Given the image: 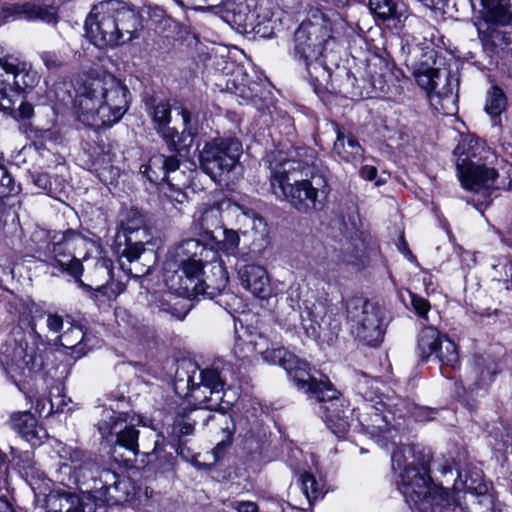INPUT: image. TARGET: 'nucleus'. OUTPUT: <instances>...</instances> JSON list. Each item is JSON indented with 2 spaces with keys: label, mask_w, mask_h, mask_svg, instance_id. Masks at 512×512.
Here are the masks:
<instances>
[{
  "label": "nucleus",
  "mask_w": 512,
  "mask_h": 512,
  "mask_svg": "<svg viewBox=\"0 0 512 512\" xmlns=\"http://www.w3.org/2000/svg\"><path fill=\"white\" fill-rule=\"evenodd\" d=\"M129 95L112 74L87 79L75 100L79 121L94 128L112 126L127 112Z\"/></svg>",
  "instance_id": "1"
},
{
  "label": "nucleus",
  "mask_w": 512,
  "mask_h": 512,
  "mask_svg": "<svg viewBox=\"0 0 512 512\" xmlns=\"http://www.w3.org/2000/svg\"><path fill=\"white\" fill-rule=\"evenodd\" d=\"M85 35L103 49L123 45L137 37L141 28L136 11L120 0H105L94 5L85 21Z\"/></svg>",
  "instance_id": "2"
},
{
  "label": "nucleus",
  "mask_w": 512,
  "mask_h": 512,
  "mask_svg": "<svg viewBox=\"0 0 512 512\" xmlns=\"http://www.w3.org/2000/svg\"><path fill=\"white\" fill-rule=\"evenodd\" d=\"M264 162L270 170V185L277 198L287 201L299 212L315 210L318 189L310 180L302 178V161L290 158L283 151L273 150L266 154Z\"/></svg>",
  "instance_id": "3"
},
{
  "label": "nucleus",
  "mask_w": 512,
  "mask_h": 512,
  "mask_svg": "<svg viewBox=\"0 0 512 512\" xmlns=\"http://www.w3.org/2000/svg\"><path fill=\"white\" fill-rule=\"evenodd\" d=\"M40 76L31 64L17 59L0 58V110L15 120L29 119L33 106L20 100L21 92L33 89Z\"/></svg>",
  "instance_id": "4"
},
{
  "label": "nucleus",
  "mask_w": 512,
  "mask_h": 512,
  "mask_svg": "<svg viewBox=\"0 0 512 512\" xmlns=\"http://www.w3.org/2000/svg\"><path fill=\"white\" fill-rule=\"evenodd\" d=\"M413 457V448L409 445L396 447L391 456L392 469L398 473V489L414 512H428L430 500L437 493L436 485L426 466L418 467L408 460Z\"/></svg>",
  "instance_id": "5"
},
{
  "label": "nucleus",
  "mask_w": 512,
  "mask_h": 512,
  "mask_svg": "<svg viewBox=\"0 0 512 512\" xmlns=\"http://www.w3.org/2000/svg\"><path fill=\"white\" fill-rule=\"evenodd\" d=\"M489 150L484 143L473 136H463L455 147L456 169L464 189L479 191L482 188H496L498 172L487 167L482 161L487 158Z\"/></svg>",
  "instance_id": "6"
},
{
  "label": "nucleus",
  "mask_w": 512,
  "mask_h": 512,
  "mask_svg": "<svg viewBox=\"0 0 512 512\" xmlns=\"http://www.w3.org/2000/svg\"><path fill=\"white\" fill-rule=\"evenodd\" d=\"M141 172L147 179L160 186L163 206L166 210H180L178 205L187 201L184 188L187 186L186 173L180 171V161L177 156L154 155Z\"/></svg>",
  "instance_id": "7"
},
{
  "label": "nucleus",
  "mask_w": 512,
  "mask_h": 512,
  "mask_svg": "<svg viewBox=\"0 0 512 512\" xmlns=\"http://www.w3.org/2000/svg\"><path fill=\"white\" fill-rule=\"evenodd\" d=\"M125 412H116L114 408H104L97 423L102 438L115 437V446L111 457L117 463L128 464L139 452V430Z\"/></svg>",
  "instance_id": "8"
},
{
  "label": "nucleus",
  "mask_w": 512,
  "mask_h": 512,
  "mask_svg": "<svg viewBox=\"0 0 512 512\" xmlns=\"http://www.w3.org/2000/svg\"><path fill=\"white\" fill-rule=\"evenodd\" d=\"M346 318L351 333L359 341L373 347L380 344L385 324L378 305L362 297H353L346 303Z\"/></svg>",
  "instance_id": "9"
},
{
  "label": "nucleus",
  "mask_w": 512,
  "mask_h": 512,
  "mask_svg": "<svg viewBox=\"0 0 512 512\" xmlns=\"http://www.w3.org/2000/svg\"><path fill=\"white\" fill-rule=\"evenodd\" d=\"M242 152V143L237 138H214L206 142L200 151V168L214 181H221L239 165Z\"/></svg>",
  "instance_id": "10"
},
{
  "label": "nucleus",
  "mask_w": 512,
  "mask_h": 512,
  "mask_svg": "<svg viewBox=\"0 0 512 512\" xmlns=\"http://www.w3.org/2000/svg\"><path fill=\"white\" fill-rule=\"evenodd\" d=\"M86 239L76 230L68 229L65 232L55 234L53 241L46 247L45 259L43 262L51 276H58L59 273H66L75 278L81 276L84 268L82 262L75 257L72 249L77 245L84 244Z\"/></svg>",
  "instance_id": "11"
},
{
  "label": "nucleus",
  "mask_w": 512,
  "mask_h": 512,
  "mask_svg": "<svg viewBox=\"0 0 512 512\" xmlns=\"http://www.w3.org/2000/svg\"><path fill=\"white\" fill-rule=\"evenodd\" d=\"M0 364L12 379L26 376L42 366L35 347L29 346L21 328L14 329L0 347Z\"/></svg>",
  "instance_id": "12"
},
{
  "label": "nucleus",
  "mask_w": 512,
  "mask_h": 512,
  "mask_svg": "<svg viewBox=\"0 0 512 512\" xmlns=\"http://www.w3.org/2000/svg\"><path fill=\"white\" fill-rule=\"evenodd\" d=\"M295 58L306 70V78L318 94V72L320 68V24L312 20L303 21L294 34Z\"/></svg>",
  "instance_id": "13"
},
{
  "label": "nucleus",
  "mask_w": 512,
  "mask_h": 512,
  "mask_svg": "<svg viewBox=\"0 0 512 512\" xmlns=\"http://www.w3.org/2000/svg\"><path fill=\"white\" fill-rule=\"evenodd\" d=\"M229 282L228 272L221 260H214L210 263L209 272L194 273L186 276L182 282H177L178 290L187 298L199 295L213 299L221 295L227 288Z\"/></svg>",
  "instance_id": "14"
},
{
  "label": "nucleus",
  "mask_w": 512,
  "mask_h": 512,
  "mask_svg": "<svg viewBox=\"0 0 512 512\" xmlns=\"http://www.w3.org/2000/svg\"><path fill=\"white\" fill-rule=\"evenodd\" d=\"M418 67L414 70L417 84L427 92L434 91L439 97L452 102L457 98L458 80L448 70L430 66L429 61L435 63L436 52L431 44L426 47Z\"/></svg>",
  "instance_id": "15"
},
{
  "label": "nucleus",
  "mask_w": 512,
  "mask_h": 512,
  "mask_svg": "<svg viewBox=\"0 0 512 512\" xmlns=\"http://www.w3.org/2000/svg\"><path fill=\"white\" fill-rule=\"evenodd\" d=\"M322 411L325 412V423L328 429L338 438H342L350 426L352 410L330 380L322 375Z\"/></svg>",
  "instance_id": "16"
},
{
  "label": "nucleus",
  "mask_w": 512,
  "mask_h": 512,
  "mask_svg": "<svg viewBox=\"0 0 512 512\" xmlns=\"http://www.w3.org/2000/svg\"><path fill=\"white\" fill-rule=\"evenodd\" d=\"M211 253L208 241L203 238L199 239H186L175 247L174 257L175 262L179 265V269L171 277V287L176 288L177 282H182L186 276H193L194 273H200L203 264L208 259V254Z\"/></svg>",
  "instance_id": "17"
},
{
  "label": "nucleus",
  "mask_w": 512,
  "mask_h": 512,
  "mask_svg": "<svg viewBox=\"0 0 512 512\" xmlns=\"http://www.w3.org/2000/svg\"><path fill=\"white\" fill-rule=\"evenodd\" d=\"M262 358L268 363L278 364L293 375V379L297 386L309 393L320 402L319 383L308 371V364L301 361L295 354L289 352L285 348L267 349L263 351Z\"/></svg>",
  "instance_id": "18"
},
{
  "label": "nucleus",
  "mask_w": 512,
  "mask_h": 512,
  "mask_svg": "<svg viewBox=\"0 0 512 512\" xmlns=\"http://www.w3.org/2000/svg\"><path fill=\"white\" fill-rule=\"evenodd\" d=\"M187 383L191 391L195 393L196 399L200 398L198 393L203 394L201 401L206 403V410L215 413L225 412L224 407L221 406L225 381L217 368L198 369V373L194 371L188 377Z\"/></svg>",
  "instance_id": "19"
},
{
  "label": "nucleus",
  "mask_w": 512,
  "mask_h": 512,
  "mask_svg": "<svg viewBox=\"0 0 512 512\" xmlns=\"http://www.w3.org/2000/svg\"><path fill=\"white\" fill-rule=\"evenodd\" d=\"M460 500L459 492L450 494L446 489L439 486L437 493H434L430 500L428 512H449L456 509L462 512H495L493 498L489 494L470 492L464 496L465 506L462 505Z\"/></svg>",
  "instance_id": "20"
},
{
  "label": "nucleus",
  "mask_w": 512,
  "mask_h": 512,
  "mask_svg": "<svg viewBox=\"0 0 512 512\" xmlns=\"http://www.w3.org/2000/svg\"><path fill=\"white\" fill-rule=\"evenodd\" d=\"M181 113L183 122L185 126H187L190 121L191 113L186 109H183ZM149 115L151 116L156 132L165 141L170 151L178 150V146L180 142L183 141L186 133L189 137L193 136L191 129L188 127H185L180 134L175 128L169 126L171 121V107L166 100L152 101Z\"/></svg>",
  "instance_id": "21"
},
{
  "label": "nucleus",
  "mask_w": 512,
  "mask_h": 512,
  "mask_svg": "<svg viewBox=\"0 0 512 512\" xmlns=\"http://www.w3.org/2000/svg\"><path fill=\"white\" fill-rule=\"evenodd\" d=\"M144 219L137 209H131L121 223V230L116 234V242L119 247L124 245L120 252L128 262L135 263L145 253L144 243L138 237L139 232L146 234L143 229Z\"/></svg>",
  "instance_id": "22"
},
{
  "label": "nucleus",
  "mask_w": 512,
  "mask_h": 512,
  "mask_svg": "<svg viewBox=\"0 0 512 512\" xmlns=\"http://www.w3.org/2000/svg\"><path fill=\"white\" fill-rule=\"evenodd\" d=\"M87 278L90 283H85L81 276L75 277L74 281L91 298H96L99 293L111 299L121 291L119 284L114 287L112 262L108 259L98 260L93 271L88 273Z\"/></svg>",
  "instance_id": "23"
},
{
  "label": "nucleus",
  "mask_w": 512,
  "mask_h": 512,
  "mask_svg": "<svg viewBox=\"0 0 512 512\" xmlns=\"http://www.w3.org/2000/svg\"><path fill=\"white\" fill-rule=\"evenodd\" d=\"M195 425H202L203 427L211 425L213 430H221L226 434L228 439L232 438L235 427L230 415L226 412L215 413L213 411L207 412L206 409L194 410L187 420L177 421L175 427L179 428L181 435H191L194 431Z\"/></svg>",
  "instance_id": "24"
},
{
  "label": "nucleus",
  "mask_w": 512,
  "mask_h": 512,
  "mask_svg": "<svg viewBox=\"0 0 512 512\" xmlns=\"http://www.w3.org/2000/svg\"><path fill=\"white\" fill-rule=\"evenodd\" d=\"M55 453L63 460L60 470L64 473L73 474L74 481L78 482L80 478H85L88 472H92L96 464L92 458L84 451L66 445L59 440H55L53 446Z\"/></svg>",
  "instance_id": "25"
},
{
  "label": "nucleus",
  "mask_w": 512,
  "mask_h": 512,
  "mask_svg": "<svg viewBox=\"0 0 512 512\" xmlns=\"http://www.w3.org/2000/svg\"><path fill=\"white\" fill-rule=\"evenodd\" d=\"M7 424L13 432L32 447L41 446L48 438L46 429L38 423L30 411L11 413Z\"/></svg>",
  "instance_id": "26"
},
{
  "label": "nucleus",
  "mask_w": 512,
  "mask_h": 512,
  "mask_svg": "<svg viewBox=\"0 0 512 512\" xmlns=\"http://www.w3.org/2000/svg\"><path fill=\"white\" fill-rule=\"evenodd\" d=\"M347 216V222L343 218L344 233L346 234V242L343 244L344 260L348 263L356 264L365 249L364 239L360 232L361 220L354 206Z\"/></svg>",
  "instance_id": "27"
},
{
  "label": "nucleus",
  "mask_w": 512,
  "mask_h": 512,
  "mask_svg": "<svg viewBox=\"0 0 512 512\" xmlns=\"http://www.w3.org/2000/svg\"><path fill=\"white\" fill-rule=\"evenodd\" d=\"M66 325L67 327L58 336L59 342L63 347L72 349L78 358L97 346L98 339L84 330L83 326L74 323L70 318L66 319Z\"/></svg>",
  "instance_id": "28"
},
{
  "label": "nucleus",
  "mask_w": 512,
  "mask_h": 512,
  "mask_svg": "<svg viewBox=\"0 0 512 512\" xmlns=\"http://www.w3.org/2000/svg\"><path fill=\"white\" fill-rule=\"evenodd\" d=\"M238 277L242 286L259 298L269 294V277L264 267L247 264L238 268Z\"/></svg>",
  "instance_id": "29"
},
{
  "label": "nucleus",
  "mask_w": 512,
  "mask_h": 512,
  "mask_svg": "<svg viewBox=\"0 0 512 512\" xmlns=\"http://www.w3.org/2000/svg\"><path fill=\"white\" fill-rule=\"evenodd\" d=\"M371 412L367 414L368 417H363L359 420L363 430L370 434L372 437H383L391 432L392 428H396L395 421L396 412L387 411L380 412L379 408L370 406Z\"/></svg>",
  "instance_id": "30"
},
{
  "label": "nucleus",
  "mask_w": 512,
  "mask_h": 512,
  "mask_svg": "<svg viewBox=\"0 0 512 512\" xmlns=\"http://www.w3.org/2000/svg\"><path fill=\"white\" fill-rule=\"evenodd\" d=\"M470 3L488 23L505 26L512 22V15L502 0H470Z\"/></svg>",
  "instance_id": "31"
},
{
  "label": "nucleus",
  "mask_w": 512,
  "mask_h": 512,
  "mask_svg": "<svg viewBox=\"0 0 512 512\" xmlns=\"http://www.w3.org/2000/svg\"><path fill=\"white\" fill-rule=\"evenodd\" d=\"M222 235L223 239L219 240L218 237L215 236L208 242L211 253L222 252L227 256L239 257L243 261H247L248 258H251L249 253H240V236L237 231L223 228Z\"/></svg>",
  "instance_id": "32"
},
{
  "label": "nucleus",
  "mask_w": 512,
  "mask_h": 512,
  "mask_svg": "<svg viewBox=\"0 0 512 512\" xmlns=\"http://www.w3.org/2000/svg\"><path fill=\"white\" fill-rule=\"evenodd\" d=\"M195 225L201 231L202 236L208 242L214 238V231L222 228V216L218 207L208 206L203 208L198 216H195Z\"/></svg>",
  "instance_id": "33"
},
{
  "label": "nucleus",
  "mask_w": 512,
  "mask_h": 512,
  "mask_svg": "<svg viewBox=\"0 0 512 512\" xmlns=\"http://www.w3.org/2000/svg\"><path fill=\"white\" fill-rule=\"evenodd\" d=\"M334 152L344 161L354 163L363 158L364 150L352 135H344L340 131L334 142Z\"/></svg>",
  "instance_id": "34"
},
{
  "label": "nucleus",
  "mask_w": 512,
  "mask_h": 512,
  "mask_svg": "<svg viewBox=\"0 0 512 512\" xmlns=\"http://www.w3.org/2000/svg\"><path fill=\"white\" fill-rule=\"evenodd\" d=\"M443 337L444 335L431 326L425 327L419 332L416 352L421 360L427 361L432 355L436 354Z\"/></svg>",
  "instance_id": "35"
},
{
  "label": "nucleus",
  "mask_w": 512,
  "mask_h": 512,
  "mask_svg": "<svg viewBox=\"0 0 512 512\" xmlns=\"http://www.w3.org/2000/svg\"><path fill=\"white\" fill-rule=\"evenodd\" d=\"M370 11L380 20H394L401 24L407 19L405 11L402 10L396 0H369Z\"/></svg>",
  "instance_id": "36"
},
{
  "label": "nucleus",
  "mask_w": 512,
  "mask_h": 512,
  "mask_svg": "<svg viewBox=\"0 0 512 512\" xmlns=\"http://www.w3.org/2000/svg\"><path fill=\"white\" fill-rule=\"evenodd\" d=\"M226 88L246 101L259 97L261 92L259 83L251 81L247 75H241L240 79L238 76L229 79L226 83Z\"/></svg>",
  "instance_id": "37"
},
{
  "label": "nucleus",
  "mask_w": 512,
  "mask_h": 512,
  "mask_svg": "<svg viewBox=\"0 0 512 512\" xmlns=\"http://www.w3.org/2000/svg\"><path fill=\"white\" fill-rule=\"evenodd\" d=\"M435 356L439 362L446 366L455 367L459 362V355L455 343L445 335L438 346Z\"/></svg>",
  "instance_id": "38"
},
{
  "label": "nucleus",
  "mask_w": 512,
  "mask_h": 512,
  "mask_svg": "<svg viewBox=\"0 0 512 512\" xmlns=\"http://www.w3.org/2000/svg\"><path fill=\"white\" fill-rule=\"evenodd\" d=\"M507 100L503 90L497 86L491 88L487 94L485 110L493 116H499L506 108Z\"/></svg>",
  "instance_id": "39"
},
{
  "label": "nucleus",
  "mask_w": 512,
  "mask_h": 512,
  "mask_svg": "<svg viewBox=\"0 0 512 512\" xmlns=\"http://www.w3.org/2000/svg\"><path fill=\"white\" fill-rule=\"evenodd\" d=\"M29 19H37L46 23H55L57 20L56 11L51 6L29 5L25 8Z\"/></svg>",
  "instance_id": "40"
},
{
  "label": "nucleus",
  "mask_w": 512,
  "mask_h": 512,
  "mask_svg": "<svg viewBox=\"0 0 512 512\" xmlns=\"http://www.w3.org/2000/svg\"><path fill=\"white\" fill-rule=\"evenodd\" d=\"M302 491L308 501L309 506H312L319 497L318 483L316 478L310 473H303L300 477Z\"/></svg>",
  "instance_id": "41"
},
{
  "label": "nucleus",
  "mask_w": 512,
  "mask_h": 512,
  "mask_svg": "<svg viewBox=\"0 0 512 512\" xmlns=\"http://www.w3.org/2000/svg\"><path fill=\"white\" fill-rule=\"evenodd\" d=\"M17 192L14 180L5 166L0 164V197Z\"/></svg>",
  "instance_id": "42"
},
{
  "label": "nucleus",
  "mask_w": 512,
  "mask_h": 512,
  "mask_svg": "<svg viewBox=\"0 0 512 512\" xmlns=\"http://www.w3.org/2000/svg\"><path fill=\"white\" fill-rule=\"evenodd\" d=\"M69 403H71V399L65 395L58 394L57 396L50 398L47 415H51L52 413L65 412L66 410L70 411L71 408L68 407Z\"/></svg>",
  "instance_id": "43"
},
{
  "label": "nucleus",
  "mask_w": 512,
  "mask_h": 512,
  "mask_svg": "<svg viewBox=\"0 0 512 512\" xmlns=\"http://www.w3.org/2000/svg\"><path fill=\"white\" fill-rule=\"evenodd\" d=\"M256 353V346L251 341L238 342L235 346V354L242 362L250 361Z\"/></svg>",
  "instance_id": "44"
},
{
  "label": "nucleus",
  "mask_w": 512,
  "mask_h": 512,
  "mask_svg": "<svg viewBox=\"0 0 512 512\" xmlns=\"http://www.w3.org/2000/svg\"><path fill=\"white\" fill-rule=\"evenodd\" d=\"M46 324L50 331L60 334L67 327L66 320L57 314H49L46 320Z\"/></svg>",
  "instance_id": "45"
},
{
  "label": "nucleus",
  "mask_w": 512,
  "mask_h": 512,
  "mask_svg": "<svg viewBox=\"0 0 512 512\" xmlns=\"http://www.w3.org/2000/svg\"><path fill=\"white\" fill-rule=\"evenodd\" d=\"M411 304L420 317H425L430 310L429 302L416 294L411 295Z\"/></svg>",
  "instance_id": "46"
},
{
  "label": "nucleus",
  "mask_w": 512,
  "mask_h": 512,
  "mask_svg": "<svg viewBox=\"0 0 512 512\" xmlns=\"http://www.w3.org/2000/svg\"><path fill=\"white\" fill-rule=\"evenodd\" d=\"M32 179L35 186H37L39 189L44 191H51V179L49 174L44 172L34 173L32 175Z\"/></svg>",
  "instance_id": "47"
},
{
  "label": "nucleus",
  "mask_w": 512,
  "mask_h": 512,
  "mask_svg": "<svg viewBox=\"0 0 512 512\" xmlns=\"http://www.w3.org/2000/svg\"><path fill=\"white\" fill-rule=\"evenodd\" d=\"M498 373V370L496 369V365L493 364V367H488L486 370H483L481 372V385L480 387H484L488 384H490L494 378V376Z\"/></svg>",
  "instance_id": "48"
},
{
  "label": "nucleus",
  "mask_w": 512,
  "mask_h": 512,
  "mask_svg": "<svg viewBox=\"0 0 512 512\" xmlns=\"http://www.w3.org/2000/svg\"><path fill=\"white\" fill-rule=\"evenodd\" d=\"M360 176L365 180L372 181L377 176V169L374 166L365 165L360 169Z\"/></svg>",
  "instance_id": "49"
},
{
  "label": "nucleus",
  "mask_w": 512,
  "mask_h": 512,
  "mask_svg": "<svg viewBox=\"0 0 512 512\" xmlns=\"http://www.w3.org/2000/svg\"><path fill=\"white\" fill-rule=\"evenodd\" d=\"M128 271L134 277H141V276H144V275L150 273L151 266L150 265L139 266L138 264H135L134 267L129 268Z\"/></svg>",
  "instance_id": "50"
},
{
  "label": "nucleus",
  "mask_w": 512,
  "mask_h": 512,
  "mask_svg": "<svg viewBox=\"0 0 512 512\" xmlns=\"http://www.w3.org/2000/svg\"><path fill=\"white\" fill-rule=\"evenodd\" d=\"M236 509L238 512H258V506L251 501L238 502Z\"/></svg>",
  "instance_id": "51"
},
{
  "label": "nucleus",
  "mask_w": 512,
  "mask_h": 512,
  "mask_svg": "<svg viewBox=\"0 0 512 512\" xmlns=\"http://www.w3.org/2000/svg\"><path fill=\"white\" fill-rule=\"evenodd\" d=\"M42 60L44 62V64L48 67V68H54V67H57L59 65V59L57 58V56L53 53H50V52H45L42 54Z\"/></svg>",
  "instance_id": "52"
},
{
  "label": "nucleus",
  "mask_w": 512,
  "mask_h": 512,
  "mask_svg": "<svg viewBox=\"0 0 512 512\" xmlns=\"http://www.w3.org/2000/svg\"><path fill=\"white\" fill-rule=\"evenodd\" d=\"M49 408V399L38 397L35 402V410L39 413V415L45 414L47 417V410Z\"/></svg>",
  "instance_id": "53"
},
{
  "label": "nucleus",
  "mask_w": 512,
  "mask_h": 512,
  "mask_svg": "<svg viewBox=\"0 0 512 512\" xmlns=\"http://www.w3.org/2000/svg\"><path fill=\"white\" fill-rule=\"evenodd\" d=\"M238 9L239 13L238 15H234L233 22L237 25H245L248 18V14L245 12L247 7L240 5Z\"/></svg>",
  "instance_id": "54"
},
{
  "label": "nucleus",
  "mask_w": 512,
  "mask_h": 512,
  "mask_svg": "<svg viewBox=\"0 0 512 512\" xmlns=\"http://www.w3.org/2000/svg\"><path fill=\"white\" fill-rule=\"evenodd\" d=\"M163 310L170 313L177 320H184L189 311L188 309L183 310V309H178L177 307H170V306L167 309L163 308Z\"/></svg>",
  "instance_id": "55"
},
{
  "label": "nucleus",
  "mask_w": 512,
  "mask_h": 512,
  "mask_svg": "<svg viewBox=\"0 0 512 512\" xmlns=\"http://www.w3.org/2000/svg\"><path fill=\"white\" fill-rule=\"evenodd\" d=\"M310 322H312V320H310ZM303 326L304 329L306 330L307 336L317 341L318 338L320 337V332L318 331L317 327H315L312 323H310L309 325L306 324L305 320Z\"/></svg>",
  "instance_id": "56"
},
{
  "label": "nucleus",
  "mask_w": 512,
  "mask_h": 512,
  "mask_svg": "<svg viewBox=\"0 0 512 512\" xmlns=\"http://www.w3.org/2000/svg\"><path fill=\"white\" fill-rule=\"evenodd\" d=\"M438 470L446 476L447 474H452V461L445 460L443 464L438 466Z\"/></svg>",
  "instance_id": "57"
},
{
  "label": "nucleus",
  "mask_w": 512,
  "mask_h": 512,
  "mask_svg": "<svg viewBox=\"0 0 512 512\" xmlns=\"http://www.w3.org/2000/svg\"><path fill=\"white\" fill-rule=\"evenodd\" d=\"M0 512H15L11 504L2 497H0Z\"/></svg>",
  "instance_id": "58"
},
{
  "label": "nucleus",
  "mask_w": 512,
  "mask_h": 512,
  "mask_svg": "<svg viewBox=\"0 0 512 512\" xmlns=\"http://www.w3.org/2000/svg\"><path fill=\"white\" fill-rule=\"evenodd\" d=\"M329 325L331 326V329L333 331V334L334 335H337V333L339 332L340 330V322L337 320V319H334L333 320V323L330 322Z\"/></svg>",
  "instance_id": "59"
},
{
  "label": "nucleus",
  "mask_w": 512,
  "mask_h": 512,
  "mask_svg": "<svg viewBox=\"0 0 512 512\" xmlns=\"http://www.w3.org/2000/svg\"><path fill=\"white\" fill-rule=\"evenodd\" d=\"M397 411L399 412L398 413L399 418H403L405 416V414L400 409H398Z\"/></svg>",
  "instance_id": "60"
},
{
  "label": "nucleus",
  "mask_w": 512,
  "mask_h": 512,
  "mask_svg": "<svg viewBox=\"0 0 512 512\" xmlns=\"http://www.w3.org/2000/svg\"><path fill=\"white\" fill-rule=\"evenodd\" d=\"M453 488H454V490H458L459 489L457 482L454 483Z\"/></svg>",
  "instance_id": "61"
},
{
  "label": "nucleus",
  "mask_w": 512,
  "mask_h": 512,
  "mask_svg": "<svg viewBox=\"0 0 512 512\" xmlns=\"http://www.w3.org/2000/svg\"><path fill=\"white\" fill-rule=\"evenodd\" d=\"M119 485H120V482H115V483H114V488H115V489H118V486H119Z\"/></svg>",
  "instance_id": "62"
},
{
  "label": "nucleus",
  "mask_w": 512,
  "mask_h": 512,
  "mask_svg": "<svg viewBox=\"0 0 512 512\" xmlns=\"http://www.w3.org/2000/svg\"><path fill=\"white\" fill-rule=\"evenodd\" d=\"M182 452H183V449L179 447V448L177 449V453H178V454H182Z\"/></svg>",
  "instance_id": "63"
},
{
  "label": "nucleus",
  "mask_w": 512,
  "mask_h": 512,
  "mask_svg": "<svg viewBox=\"0 0 512 512\" xmlns=\"http://www.w3.org/2000/svg\"><path fill=\"white\" fill-rule=\"evenodd\" d=\"M256 220H258L260 223L262 222V218L261 217H257Z\"/></svg>",
  "instance_id": "64"
}]
</instances>
